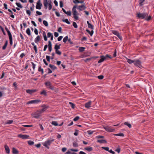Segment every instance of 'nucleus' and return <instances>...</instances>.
<instances>
[{
    "label": "nucleus",
    "mask_w": 154,
    "mask_h": 154,
    "mask_svg": "<svg viewBox=\"0 0 154 154\" xmlns=\"http://www.w3.org/2000/svg\"><path fill=\"white\" fill-rule=\"evenodd\" d=\"M77 7L76 5L74 6L72 9V12L74 18L76 20H78L79 17L78 15L79 14V13L77 12L76 8Z\"/></svg>",
    "instance_id": "nucleus-1"
},
{
    "label": "nucleus",
    "mask_w": 154,
    "mask_h": 154,
    "mask_svg": "<svg viewBox=\"0 0 154 154\" xmlns=\"http://www.w3.org/2000/svg\"><path fill=\"white\" fill-rule=\"evenodd\" d=\"M54 141V139H53L51 140H49L48 139L45 141L44 143H43L42 144L45 147L47 148L48 149H49V146H50L52 142H53Z\"/></svg>",
    "instance_id": "nucleus-2"
},
{
    "label": "nucleus",
    "mask_w": 154,
    "mask_h": 154,
    "mask_svg": "<svg viewBox=\"0 0 154 154\" xmlns=\"http://www.w3.org/2000/svg\"><path fill=\"white\" fill-rule=\"evenodd\" d=\"M45 84L47 88H48L51 90H54V88L50 82L49 81L46 82H45Z\"/></svg>",
    "instance_id": "nucleus-3"
},
{
    "label": "nucleus",
    "mask_w": 154,
    "mask_h": 154,
    "mask_svg": "<svg viewBox=\"0 0 154 154\" xmlns=\"http://www.w3.org/2000/svg\"><path fill=\"white\" fill-rule=\"evenodd\" d=\"M147 13H140L137 14V17L139 18L144 19L146 16H148Z\"/></svg>",
    "instance_id": "nucleus-4"
},
{
    "label": "nucleus",
    "mask_w": 154,
    "mask_h": 154,
    "mask_svg": "<svg viewBox=\"0 0 154 154\" xmlns=\"http://www.w3.org/2000/svg\"><path fill=\"white\" fill-rule=\"evenodd\" d=\"M112 32L113 34L116 35L121 40H122V36L120 35L119 33L117 31L113 30L112 31Z\"/></svg>",
    "instance_id": "nucleus-5"
},
{
    "label": "nucleus",
    "mask_w": 154,
    "mask_h": 154,
    "mask_svg": "<svg viewBox=\"0 0 154 154\" xmlns=\"http://www.w3.org/2000/svg\"><path fill=\"white\" fill-rule=\"evenodd\" d=\"M134 64L135 66H137L140 68L142 67L141 65V62L139 60H134Z\"/></svg>",
    "instance_id": "nucleus-6"
},
{
    "label": "nucleus",
    "mask_w": 154,
    "mask_h": 154,
    "mask_svg": "<svg viewBox=\"0 0 154 154\" xmlns=\"http://www.w3.org/2000/svg\"><path fill=\"white\" fill-rule=\"evenodd\" d=\"M41 102V100H34L29 101L27 103V104H32L34 103H37Z\"/></svg>",
    "instance_id": "nucleus-7"
},
{
    "label": "nucleus",
    "mask_w": 154,
    "mask_h": 154,
    "mask_svg": "<svg viewBox=\"0 0 154 154\" xmlns=\"http://www.w3.org/2000/svg\"><path fill=\"white\" fill-rule=\"evenodd\" d=\"M41 107H43V108L38 110V112H40L41 114L45 111L48 108V106L46 105H42Z\"/></svg>",
    "instance_id": "nucleus-8"
},
{
    "label": "nucleus",
    "mask_w": 154,
    "mask_h": 154,
    "mask_svg": "<svg viewBox=\"0 0 154 154\" xmlns=\"http://www.w3.org/2000/svg\"><path fill=\"white\" fill-rule=\"evenodd\" d=\"M104 128L107 131L110 132H112L114 131L115 130L112 128L111 127L106 126L104 127Z\"/></svg>",
    "instance_id": "nucleus-9"
},
{
    "label": "nucleus",
    "mask_w": 154,
    "mask_h": 154,
    "mask_svg": "<svg viewBox=\"0 0 154 154\" xmlns=\"http://www.w3.org/2000/svg\"><path fill=\"white\" fill-rule=\"evenodd\" d=\"M33 125H22L21 126H20V130L22 131H24L25 130V128H23V127H31Z\"/></svg>",
    "instance_id": "nucleus-10"
},
{
    "label": "nucleus",
    "mask_w": 154,
    "mask_h": 154,
    "mask_svg": "<svg viewBox=\"0 0 154 154\" xmlns=\"http://www.w3.org/2000/svg\"><path fill=\"white\" fill-rule=\"evenodd\" d=\"M41 115V113L40 112H38V110L36 111V112L34 113L33 114V117L35 118H38Z\"/></svg>",
    "instance_id": "nucleus-11"
},
{
    "label": "nucleus",
    "mask_w": 154,
    "mask_h": 154,
    "mask_svg": "<svg viewBox=\"0 0 154 154\" xmlns=\"http://www.w3.org/2000/svg\"><path fill=\"white\" fill-rule=\"evenodd\" d=\"M77 9L79 10V11H82L83 10H85L86 7L84 5H80L78 6V7H77L76 8Z\"/></svg>",
    "instance_id": "nucleus-12"
},
{
    "label": "nucleus",
    "mask_w": 154,
    "mask_h": 154,
    "mask_svg": "<svg viewBox=\"0 0 154 154\" xmlns=\"http://www.w3.org/2000/svg\"><path fill=\"white\" fill-rule=\"evenodd\" d=\"M42 5V4L40 2V0H38L37 3L36 8L37 9H40Z\"/></svg>",
    "instance_id": "nucleus-13"
},
{
    "label": "nucleus",
    "mask_w": 154,
    "mask_h": 154,
    "mask_svg": "<svg viewBox=\"0 0 154 154\" xmlns=\"http://www.w3.org/2000/svg\"><path fill=\"white\" fill-rule=\"evenodd\" d=\"M36 91H37V90L36 89H32V90L28 89V90H26V92L27 93L29 94H32Z\"/></svg>",
    "instance_id": "nucleus-14"
},
{
    "label": "nucleus",
    "mask_w": 154,
    "mask_h": 154,
    "mask_svg": "<svg viewBox=\"0 0 154 154\" xmlns=\"http://www.w3.org/2000/svg\"><path fill=\"white\" fill-rule=\"evenodd\" d=\"M91 102L89 101L86 103L85 104V107L87 108H89L90 107L91 105Z\"/></svg>",
    "instance_id": "nucleus-15"
},
{
    "label": "nucleus",
    "mask_w": 154,
    "mask_h": 154,
    "mask_svg": "<svg viewBox=\"0 0 154 154\" xmlns=\"http://www.w3.org/2000/svg\"><path fill=\"white\" fill-rule=\"evenodd\" d=\"M48 48L49 51L51 52L52 50L51 42L50 41H49L48 42Z\"/></svg>",
    "instance_id": "nucleus-16"
},
{
    "label": "nucleus",
    "mask_w": 154,
    "mask_h": 154,
    "mask_svg": "<svg viewBox=\"0 0 154 154\" xmlns=\"http://www.w3.org/2000/svg\"><path fill=\"white\" fill-rule=\"evenodd\" d=\"M29 136L26 135L20 134V138L22 139H27L29 138Z\"/></svg>",
    "instance_id": "nucleus-17"
},
{
    "label": "nucleus",
    "mask_w": 154,
    "mask_h": 154,
    "mask_svg": "<svg viewBox=\"0 0 154 154\" xmlns=\"http://www.w3.org/2000/svg\"><path fill=\"white\" fill-rule=\"evenodd\" d=\"M5 148L6 152L8 154H9L10 153V149L9 147L7 145H5Z\"/></svg>",
    "instance_id": "nucleus-18"
},
{
    "label": "nucleus",
    "mask_w": 154,
    "mask_h": 154,
    "mask_svg": "<svg viewBox=\"0 0 154 154\" xmlns=\"http://www.w3.org/2000/svg\"><path fill=\"white\" fill-rule=\"evenodd\" d=\"M31 44L33 46V49L35 50V53L36 54L37 53V49L36 45H35V44L34 42L31 43Z\"/></svg>",
    "instance_id": "nucleus-19"
},
{
    "label": "nucleus",
    "mask_w": 154,
    "mask_h": 154,
    "mask_svg": "<svg viewBox=\"0 0 154 154\" xmlns=\"http://www.w3.org/2000/svg\"><path fill=\"white\" fill-rule=\"evenodd\" d=\"M87 23L88 25V27L89 28L91 29H94L93 26L88 21H87Z\"/></svg>",
    "instance_id": "nucleus-20"
},
{
    "label": "nucleus",
    "mask_w": 154,
    "mask_h": 154,
    "mask_svg": "<svg viewBox=\"0 0 154 154\" xmlns=\"http://www.w3.org/2000/svg\"><path fill=\"white\" fill-rule=\"evenodd\" d=\"M40 40V37L39 35H38L35 39V42L36 43L38 42Z\"/></svg>",
    "instance_id": "nucleus-21"
},
{
    "label": "nucleus",
    "mask_w": 154,
    "mask_h": 154,
    "mask_svg": "<svg viewBox=\"0 0 154 154\" xmlns=\"http://www.w3.org/2000/svg\"><path fill=\"white\" fill-rule=\"evenodd\" d=\"M101 59L98 61V63H100L103 62L104 60H105V58L104 56H100Z\"/></svg>",
    "instance_id": "nucleus-22"
},
{
    "label": "nucleus",
    "mask_w": 154,
    "mask_h": 154,
    "mask_svg": "<svg viewBox=\"0 0 154 154\" xmlns=\"http://www.w3.org/2000/svg\"><path fill=\"white\" fill-rule=\"evenodd\" d=\"M12 153L14 154H17L18 151L15 148L13 147L12 148Z\"/></svg>",
    "instance_id": "nucleus-23"
},
{
    "label": "nucleus",
    "mask_w": 154,
    "mask_h": 154,
    "mask_svg": "<svg viewBox=\"0 0 154 154\" xmlns=\"http://www.w3.org/2000/svg\"><path fill=\"white\" fill-rule=\"evenodd\" d=\"M97 142L100 143H107V141L105 140H98Z\"/></svg>",
    "instance_id": "nucleus-24"
},
{
    "label": "nucleus",
    "mask_w": 154,
    "mask_h": 154,
    "mask_svg": "<svg viewBox=\"0 0 154 154\" xmlns=\"http://www.w3.org/2000/svg\"><path fill=\"white\" fill-rule=\"evenodd\" d=\"M85 149L88 152L91 151L93 150V148L92 147H87L85 148Z\"/></svg>",
    "instance_id": "nucleus-25"
},
{
    "label": "nucleus",
    "mask_w": 154,
    "mask_h": 154,
    "mask_svg": "<svg viewBox=\"0 0 154 154\" xmlns=\"http://www.w3.org/2000/svg\"><path fill=\"white\" fill-rule=\"evenodd\" d=\"M127 62L129 64H131L132 63H134V60H133L129 59H127Z\"/></svg>",
    "instance_id": "nucleus-26"
},
{
    "label": "nucleus",
    "mask_w": 154,
    "mask_h": 154,
    "mask_svg": "<svg viewBox=\"0 0 154 154\" xmlns=\"http://www.w3.org/2000/svg\"><path fill=\"white\" fill-rule=\"evenodd\" d=\"M61 45L60 44L59 45H58L57 44H56L55 45L54 48L55 50H58L59 49H60V47Z\"/></svg>",
    "instance_id": "nucleus-27"
},
{
    "label": "nucleus",
    "mask_w": 154,
    "mask_h": 154,
    "mask_svg": "<svg viewBox=\"0 0 154 154\" xmlns=\"http://www.w3.org/2000/svg\"><path fill=\"white\" fill-rule=\"evenodd\" d=\"M86 31L88 32L91 36H92L94 33V31L92 30L91 31H90L88 29H86Z\"/></svg>",
    "instance_id": "nucleus-28"
},
{
    "label": "nucleus",
    "mask_w": 154,
    "mask_h": 154,
    "mask_svg": "<svg viewBox=\"0 0 154 154\" xmlns=\"http://www.w3.org/2000/svg\"><path fill=\"white\" fill-rule=\"evenodd\" d=\"M48 2H49L48 5V9L50 10L52 8V6L51 5V0H49L48 1Z\"/></svg>",
    "instance_id": "nucleus-29"
},
{
    "label": "nucleus",
    "mask_w": 154,
    "mask_h": 154,
    "mask_svg": "<svg viewBox=\"0 0 154 154\" xmlns=\"http://www.w3.org/2000/svg\"><path fill=\"white\" fill-rule=\"evenodd\" d=\"M49 66L52 69L54 70L56 69L57 68L56 66H54V65L52 64H49Z\"/></svg>",
    "instance_id": "nucleus-30"
},
{
    "label": "nucleus",
    "mask_w": 154,
    "mask_h": 154,
    "mask_svg": "<svg viewBox=\"0 0 154 154\" xmlns=\"http://www.w3.org/2000/svg\"><path fill=\"white\" fill-rule=\"evenodd\" d=\"M8 41H6L5 42V44H4V45L2 47V49L3 50H5L6 49V48L7 46V45H8Z\"/></svg>",
    "instance_id": "nucleus-31"
},
{
    "label": "nucleus",
    "mask_w": 154,
    "mask_h": 154,
    "mask_svg": "<svg viewBox=\"0 0 154 154\" xmlns=\"http://www.w3.org/2000/svg\"><path fill=\"white\" fill-rule=\"evenodd\" d=\"M85 48L84 47H80L79 48V50L80 52H82L85 51Z\"/></svg>",
    "instance_id": "nucleus-32"
},
{
    "label": "nucleus",
    "mask_w": 154,
    "mask_h": 154,
    "mask_svg": "<svg viewBox=\"0 0 154 154\" xmlns=\"http://www.w3.org/2000/svg\"><path fill=\"white\" fill-rule=\"evenodd\" d=\"M72 145L73 146L75 147H77L78 146V144L75 141L73 142L72 143Z\"/></svg>",
    "instance_id": "nucleus-33"
},
{
    "label": "nucleus",
    "mask_w": 154,
    "mask_h": 154,
    "mask_svg": "<svg viewBox=\"0 0 154 154\" xmlns=\"http://www.w3.org/2000/svg\"><path fill=\"white\" fill-rule=\"evenodd\" d=\"M62 20L63 22H65L68 24H70V22L68 21L67 19H63Z\"/></svg>",
    "instance_id": "nucleus-34"
},
{
    "label": "nucleus",
    "mask_w": 154,
    "mask_h": 154,
    "mask_svg": "<svg viewBox=\"0 0 154 154\" xmlns=\"http://www.w3.org/2000/svg\"><path fill=\"white\" fill-rule=\"evenodd\" d=\"M40 94L42 95H44L45 96H46L47 95V92L45 90H44L41 92Z\"/></svg>",
    "instance_id": "nucleus-35"
},
{
    "label": "nucleus",
    "mask_w": 154,
    "mask_h": 154,
    "mask_svg": "<svg viewBox=\"0 0 154 154\" xmlns=\"http://www.w3.org/2000/svg\"><path fill=\"white\" fill-rule=\"evenodd\" d=\"M68 36H65L63 39V42L65 43L66 42L68 41Z\"/></svg>",
    "instance_id": "nucleus-36"
},
{
    "label": "nucleus",
    "mask_w": 154,
    "mask_h": 154,
    "mask_svg": "<svg viewBox=\"0 0 154 154\" xmlns=\"http://www.w3.org/2000/svg\"><path fill=\"white\" fill-rule=\"evenodd\" d=\"M51 124L55 126H58V124L57 123V122L55 121H53L51 122Z\"/></svg>",
    "instance_id": "nucleus-37"
},
{
    "label": "nucleus",
    "mask_w": 154,
    "mask_h": 154,
    "mask_svg": "<svg viewBox=\"0 0 154 154\" xmlns=\"http://www.w3.org/2000/svg\"><path fill=\"white\" fill-rule=\"evenodd\" d=\"M124 124L125 125H127L129 128H131V125L128 123V122H125Z\"/></svg>",
    "instance_id": "nucleus-38"
},
{
    "label": "nucleus",
    "mask_w": 154,
    "mask_h": 154,
    "mask_svg": "<svg viewBox=\"0 0 154 154\" xmlns=\"http://www.w3.org/2000/svg\"><path fill=\"white\" fill-rule=\"evenodd\" d=\"M43 36L44 37V40H45V41H46L47 40V38L45 32H43Z\"/></svg>",
    "instance_id": "nucleus-39"
},
{
    "label": "nucleus",
    "mask_w": 154,
    "mask_h": 154,
    "mask_svg": "<svg viewBox=\"0 0 154 154\" xmlns=\"http://www.w3.org/2000/svg\"><path fill=\"white\" fill-rule=\"evenodd\" d=\"M38 71L39 72H41L42 74H43L44 73L43 69H41V66H39L38 67Z\"/></svg>",
    "instance_id": "nucleus-40"
},
{
    "label": "nucleus",
    "mask_w": 154,
    "mask_h": 154,
    "mask_svg": "<svg viewBox=\"0 0 154 154\" xmlns=\"http://www.w3.org/2000/svg\"><path fill=\"white\" fill-rule=\"evenodd\" d=\"M105 60L107 59V58H109L111 59H112V57H111L109 55L107 54H106L105 56H104Z\"/></svg>",
    "instance_id": "nucleus-41"
},
{
    "label": "nucleus",
    "mask_w": 154,
    "mask_h": 154,
    "mask_svg": "<svg viewBox=\"0 0 154 154\" xmlns=\"http://www.w3.org/2000/svg\"><path fill=\"white\" fill-rule=\"evenodd\" d=\"M48 3H49V2H48V0H44L43 2V4L44 6H45V5H48Z\"/></svg>",
    "instance_id": "nucleus-42"
},
{
    "label": "nucleus",
    "mask_w": 154,
    "mask_h": 154,
    "mask_svg": "<svg viewBox=\"0 0 154 154\" xmlns=\"http://www.w3.org/2000/svg\"><path fill=\"white\" fill-rule=\"evenodd\" d=\"M26 32L28 35H31L30 31L29 28H28L26 30Z\"/></svg>",
    "instance_id": "nucleus-43"
},
{
    "label": "nucleus",
    "mask_w": 154,
    "mask_h": 154,
    "mask_svg": "<svg viewBox=\"0 0 154 154\" xmlns=\"http://www.w3.org/2000/svg\"><path fill=\"white\" fill-rule=\"evenodd\" d=\"M65 154H77V153L75 152L72 153L69 150H68L67 152L65 153Z\"/></svg>",
    "instance_id": "nucleus-44"
},
{
    "label": "nucleus",
    "mask_w": 154,
    "mask_h": 154,
    "mask_svg": "<svg viewBox=\"0 0 154 154\" xmlns=\"http://www.w3.org/2000/svg\"><path fill=\"white\" fill-rule=\"evenodd\" d=\"M55 53L59 55H60L61 54V52L59 51L58 50H55Z\"/></svg>",
    "instance_id": "nucleus-45"
},
{
    "label": "nucleus",
    "mask_w": 154,
    "mask_h": 154,
    "mask_svg": "<svg viewBox=\"0 0 154 154\" xmlns=\"http://www.w3.org/2000/svg\"><path fill=\"white\" fill-rule=\"evenodd\" d=\"M43 23L44 24V25L46 26H48V23L47 22L46 20L43 21Z\"/></svg>",
    "instance_id": "nucleus-46"
},
{
    "label": "nucleus",
    "mask_w": 154,
    "mask_h": 154,
    "mask_svg": "<svg viewBox=\"0 0 154 154\" xmlns=\"http://www.w3.org/2000/svg\"><path fill=\"white\" fill-rule=\"evenodd\" d=\"M28 144L30 145H32L34 143V142L31 140L28 141Z\"/></svg>",
    "instance_id": "nucleus-47"
},
{
    "label": "nucleus",
    "mask_w": 154,
    "mask_h": 154,
    "mask_svg": "<svg viewBox=\"0 0 154 154\" xmlns=\"http://www.w3.org/2000/svg\"><path fill=\"white\" fill-rule=\"evenodd\" d=\"M13 122V120H8L5 123L6 124H11Z\"/></svg>",
    "instance_id": "nucleus-48"
},
{
    "label": "nucleus",
    "mask_w": 154,
    "mask_h": 154,
    "mask_svg": "<svg viewBox=\"0 0 154 154\" xmlns=\"http://www.w3.org/2000/svg\"><path fill=\"white\" fill-rule=\"evenodd\" d=\"M145 0H140L139 4L140 6H142L143 5V3Z\"/></svg>",
    "instance_id": "nucleus-49"
},
{
    "label": "nucleus",
    "mask_w": 154,
    "mask_h": 154,
    "mask_svg": "<svg viewBox=\"0 0 154 154\" xmlns=\"http://www.w3.org/2000/svg\"><path fill=\"white\" fill-rule=\"evenodd\" d=\"M72 25H73V26L75 28H77L78 26H77V24L75 22H74L73 23Z\"/></svg>",
    "instance_id": "nucleus-50"
},
{
    "label": "nucleus",
    "mask_w": 154,
    "mask_h": 154,
    "mask_svg": "<svg viewBox=\"0 0 154 154\" xmlns=\"http://www.w3.org/2000/svg\"><path fill=\"white\" fill-rule=\"evenodd\" d=\"M116 136H122L123 137L124 136V134L123 133H120L118 134H116L115 135Z\"/></svg>",
    "instance_id": "nucleus-51"
},
{
    "label": "nucleus",
    "mask_w": 154,
    "mask_h": 154,
    "mask_svg": "<svg viewBox=\"0 0 154 154\" xmlns=\"http://www.w3.org/2000/svg\"><path fill=\"white\" fill-rule=\"evenodd\" d=\"M121 150V149L119 147L117 148L115 150V151L118 152V153H119Z\"/></svg>",
    "instance_id": "nucleus-52"
},
{
    "label": "nucleus",
    "mask_w": 154,
    "mask_h": 154,
    "mask_svg": "<svg viewBox=\"0 0 154 154\" xmlns=\"http://www.w3.org/2000/svg\"><path fill=\"white\" fill-rule=\"evenodd\" d=\"M101 148L102 149H104L105 150L107 151H109V148L108 147H102Z\"/></svg>",
    "instance_id": "nucleus-53"
},
{
    "label": "nucleus",
    "mask_w": 154,
    "mask_h": 154,
    "mask_svg": "<svg viewBox=\"0 0 154 154\" xmlns=\"http://www.w3.org/2000/svg\"><path fill=\"white\" fill-rule=\"evenodd\" d=\"M69 104L70 105V106H71V107H72V108H74L75 105L74 103H72L71 102H69Z\"/></svg>",
    "instance_id": "nucleus-54"
},
{
    "label": "nucleus",
    "mask_w": 154,
    "mask_h": 154,
    "mask_svg": "<svg viewBox=\"0 0 154 154\" xmlns=\"http://www.w3.org/2000/svg\"><path fill=\"white\" fill-rule=\"evenodd\" d=\"M8 35L9 36V38H12L11 34L9 31H7Z\"/></svg>",
    "instance_id": "nucleus-55"
},
{
    "label": "nucleus",
    "mask_w": 154,
    "mask_h": 154,
    "mask_svg": "<svg viewBox=\"0 0 154 154\" xmlns=\"http://www.w3.org/2000/svg\"><path fill=\"white\" fill-rule=\"evenodd\" d=\"M80 118L78 116H77L76 117H75L74 119H73V121H77Z\"/></svg>",
    "instance_id": "nucleus-56"
},
{
    "label": "nucleus",
    "mask_w": 154,
    "mask_h": 154,
    "mask_svg": "<svg viewBox=\"0 0 154 154\" xmlns=\"http://www.w3.org/2000/svg\"><path fill=\"white\" fill-rule=\"evenodd\" d=\"M52 35H53V34L50 32H48L47 33V36L48 38H49L51 37Z\"/></svg>",
    "instance_id": "nucleus-57"
},
{
    "label": "nucleus",
    "mask_w": 154,
    "mask_h": 154,
    "mask_svg": "<svg viewBox=\"0 0 154 154\" xmlns=\"http://www.w3.org/2000/svg\"><path fill=\"white\" fill-rule=\"evenodd\" d=\"M31 63H32V68L34 70L35 67L36 66V65L33 62H31Z\"/></svg>",
    "instance_id": "nucleus-58"
},
{
    "label": "nucleus",
    "mask_w": 154,
    "mask_h": 154,
    "mask_svg": "<svg viewBox=\"0 0 154 154\" xmlns=\"http://www.w3.org/2000/svg\"><path fill=\"white\" fill-rule=\"evenodd\" d=\"M65 14L69 16H70L71 15V12L70 11H66V13Z\"/></svg>",
    "instance_id": "nucleus-59"
},
{
    "label": "nucleus",
    "mask_w": 154,
    "mask_h": 154,
    "mask_svg": "<svg viewBox=\"0 0 154 154\" xmlns=\"http://www.w3.org/2000/svg\"><path fill=\"white\" fill-rule=\"evenodd\" d=\"M92 58H86V59L85 60V62H88V61H89Z\"/></svg>",
    "instance_id": "nucleus-60"
},
{
    "label": "nucleus",
    "mask_w": 154,
    "mask_h": 154,
    "mask_svg": "<svg viewBox=\"0 0 154 154\" xmlns=\"http://www.w3.org/2000/svg\"><path fill=\"white\" fill-rule=\"evenodd\" d=\"M26 13L29 16H30L31 14V12L29 10H26Z\"/></svg>",
    "instance_id": "nucleus-61"
},
{
    "label": "nucleus",
    "mask_w": 154,
    "mask_h": 154,
    "mask_svg": "<svg viewBox=\"0 0 154 154\" xmlns=\"http://www.w3.org/2000/svg\"><path fill=\"white\" fill-rule=\"evenodd\" d=\"M87 132L89 134L91 135L93 134V133L94 132V131H87Z\"/></svg>",
    "instance_id": "nucleus-62"
},
{
    "label": "nucleus",
    "mask_w": 154,
    "mask_h": 154,
    "mask_svg": "<svg viewBox=\"0 0 154 154\" xmlns=\"http://www.w3.org/2000/svg\"><path fill=\"white\" fill-rule=\"evenodd\" d=\"M97 77L100 79H102L103 78V76L102 75H100L98 76Z\"/></svg>",
    "instance_id": "nucleus-63"
},
{
    "label": "nucleus",
    "mask_w": 154,
    "mask_h": 154,
    "mask_svg": "<svg viewBox=\"0 0 154 154\" xmlns=\"http://www.w3.org/2000/svg\"><path fill=\"white\" fill-rule=\"evenodd\" d=\"M46 58L47 60L49 62L50 61V56H46Z\"/></svg>",
    "instance_id": "nucleus-64"
}]
</instances>
